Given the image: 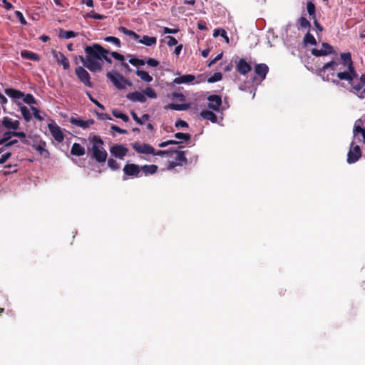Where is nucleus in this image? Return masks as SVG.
<instances>
[{
	"mask_svg": "<svg viewBox=\"0 0 365 365\" xmlns=\"http://www.w3.org/2000/svg\"><path fill=\"white\" fill-rule=\"evenodd\" d=\"M113 72H108L106 76L111 81L113 85L119 90L125 89V84L120 78Z\"/></svg>",
	"mask_w": 365,
	"mask_h": 365,
	"instance_id": "obj_18",
	"label": "nucleus"
},
{
	"mask_svg": "<svg viewBox=\"0 0 365 365\" xmlns=\"http://www.w3.org/2000/svg\"><path fill=\"white\" fill-rule=\"evenodd\" d=\"M218 36H220V37H222L225 42L228 43L230 42L229 37L227 35V32L223 29H215L213 31V36L217 37Z\"/></svg>",
	"mask_w": 365,
	"mask_h": 365,
	"instance_id": "obj_33",
	"label": "nucleus"
},
{
	"mask_svg": "<svg viewBox=\"0 0 365 365\" xmlns=\"http://www.w3.org/2000/svg\"><path fill=\"white\" fill-rule=\"evenodd\" d=\"M173 153H176L177 155L175 157V162L181 163V165L182 164H186L187 162V159L185 157V151H179L175 149L172 150V155Z\"/></svg>",
	"mask_w": 365,
	"mask_h": 365,
	"instance_id": "obj_25",
	"label": "nucleus"
},
{
	"mask_svg": "<svg viewBox=\"0 0 365 365\" xmlns=\"http://www.w3.org/2000/svg\"><path fill=\"white\" fill-rule=\"evenodd\" d=\"M349 83L351 84V88L354 91H355L356 92L360 91L363 87V85H365V74H362L361 76L360 81L358 83L354 84L353 81Z\"/></svg>",
	"mask_w": 365,
	"mask_h": 365,
	"instance_id": "obj_30",
	"label": "nucleus"
},
{
	"mask_svg": "<svg viewBox=\"0 0 365 365\" xmlns=\"http://www.w3.org/2000/svg\"><path fill=\"white\" fill-rule=\"evenodd\" d=\"M78 34L73 31H66L63 29H60L59 37L61 38L68 39L77 36Z\"/></svg>",
	"mask_w": 365,
	"mask_h": 365,
	"instance_id": "obj_32",
	"label": "nucleus"
},
{
	"mask_svg": "<svg viewBox=\"0 0 365 365\" xmlns=\"http://www.w3.org/2000/svg\"><path fill=\"white\" fill-rule=\"evenodd\" d=\"M14 14L16 16V18H18V19L19 20L20 23L22 24V25H26L27 24V21L25 19L23 14L19 11H16L14 12Z\"/></svg>",
	"mask_w": 365,
	"mask_h": 365,
	"instance_id": "obj_52",
	"label": "nucleus"
},
{
	"mask_svg": "<svg viewBox=\"0 0 365 365\" xmlns=\"http://www.w3.org/2000/svg\"><path fill=\"white\" fill-rule=\"evenodd\" d=\"M354 93H356L357 96L359 98H365V88L364 89L361 88V90L359 92H356L354 91Z\"/></svg>",
	"mask_w": 365,
	"mask_h": 365,
	"instance_id": "obj_64",
	"label": "nucleus"
},
{
	"mask_svg": "<svg viewBox=\"0 0 365 365\" xmlns=\"http://www.w3.org/2000/svg\"><path fill=\"white\" fill-rule=\"evenodd\" d=\"M135 73L145 82L150 83L153 80V77L147 71L137 70Z\"/></svg>",
	"mask_w": 365,
	"mask_h": 365,
	"instance_id": "obj_29",
	"label": "nucleus"
},
{
	"mask_svg": "<svg viewBox=\"0 0 365 365\" xmlns=\"http://www.w3.org/2000/svg\"><path fill=\"white\" fill-rule=\"evenodd\" d=\"M174 136L177 139L183 140L185 141L190 140L191 138V135L189 133H176Z\"/></svg>",
	"mask_w": 365,
	"mask_h": 365,
	"instance_id": "obj_47",
	"label": "nucleus"
},
{
	"mask_svg": "<svg viewBox=\"0 0 365 365\" xmlns=\"http://www.w3.org/2000/svg\"><path fill=\"white\" fill-rule=\"evenodd\" d=\"M31 110L33 111L34 116L36 119H37L38 120H43L42 117L40 115L39 110L37 108H36L34 106H31Z\"/></svg>",
	"mask_w": 365,
	"mask_h": 365,
	"instance_id": "obj_54",
	"label": "nucleus"
},
{
	"mask_svg": "<svg viewBox=\"0 0 365 365\" xmlns=\"http://www.w3.org/2000/svg\"><path fill=\"white\" fill-rule=\"evenodd\" d=\"M35 150H36L43 158H48L50 157L49 151L46 148V143L43 141H39L38 144H30Z\"/></svg>",
	"mask_w": 365,
	"mask_h": 365,
	"instance_id": "obj_11",
	"label": "nucleus"
},
{
	"mask_svg": "<svg viewBox=\"0 0 365 365\" xmlns=\"http://www.w3.org/2000/svg\"><path fill=\"white\" fill-rule=\"evenodd\" d=\"M131 115H132L133 118L134 119V120H135L137 123H138V124H140V125H143V124L144 123L142 121V120H141L140 118H138V116L137 115V114H136L134 111H132V112H131Z\"/></svg>",
	"mask_w": 365,
	"mask_h": 365,
	"instance_id": "obj_63",
	"label": "nucleus"
},
{
	"mask_svg": "<svg viewBox=\"0 0 365 365\" xmlns=\"http://www.w3.org/2000/svg\"><path fill=\"white\" fill-rule=\"evenodd\" d=\"M13 135L21 138V141L26 145H30L31 140L26 138V133L24 132H16L13 131Z\"/></svg>",
	"mask_w": 365,
	"mask_h": 365,
	"instance_id": "obj_34",
	"label": "nucleus"
},
{
	"mask_svg": "<svg viewBox=\"0 0 365 365\" xmlns=\"http://www.w3.org/2000/svg\"><path fill=\"white\" fill-rule=\"evenodd\" d=\"M195 79V77L194 75L187 74L175 78L173 82L175 84L190 83L192 82Z\"/></svg>",
	"mask_w": 365,
	"mask_h": 365,
	"instance_id": "obj_21",
	"label": "nucleus"
},
{
	"mask_svg": "<svg viewBox=\"0 0 365 365\" xmlns=\"http://www.w3.org/2000/svg\"><path fill=\"white\" fill-rule=\"evenodd\" d=\"M110 128H111V130H113L120 134H126L128 133V131L126 130L122 129L115 125H112L110 126Z\"/></svg>",
	"mask_w": 365,
	"mask_h": 365,
	"instance_id": "obj_58",
	"label": "nucleus"
},
{
	"mask_svg": "<svg viewBox=\"0 0 365 365\" xmlns=\"http://www.w3.org/2000/svg\"><path fill=\"white\" fill-rule=\"evenodd\" d=\"M48 128L53 138L56 141L61 143L63 140L64 136L58 125L49 124Z\"/></svg>",
	"mask_w": 365,
	"mask_h": 365,
	"instance_id": "obj_16",
	"label": "nucleus"
},
{
	"mask_svg": "<svg viewBox=\"0 0 365 365\" xmlns=\"http://www.w3.org/2000/svg\"><path fill=\"white\" fill-rule=\"evenodd\" d=\"M125 175L138 178L140 173V167L134 163L126 164L123 169Z\"/></svg>",
	"mask_w": 365,
	"mask_h": 365,
	"instance_id": "obj_9",
	"label": "nucleus"
},
{
	"mask_svg": "<svg viewBox=\"0 0 365 365\" xmlns=\"http://www.w3.org/2000/svg\"><path fill=\"white\" fill-rule=\"evenodd\" d=\"M143 94L150 98H157L155 91L150 86L145 88V89L143 91Z\"/></svg>",
	"mask_w": 365,
	"mask_h": 365,
	"instance_id": "obj_44",
	"label": "nucleus"
},
{
	"mask_svg": "<svg viewBox=\"0 0 365 365\" xmlns=\"http://www.w3.org/2000/svg\"><path fill=\"white\" fill-rule=\"evenodd\" d=\"M112 114L115 118H120L123 121H124L125 123L129 120V117L126 114L120 113V111H118L116 109H114L112 110Z\"/></svg>",
	"mask_w": 365,
	"mask_h": 365,
	"instance_id": "obj_40",
	"label": "nucleus"
},
{
	"mask_svg": "<svg viewBox=\"0 0 365 365\" xmlns=\"http://www.w3.org/2000/svg\"><path fill=\"white\" fill-rule=\"evenodd\" d=\"M323 48H313L311 51L312 54L314 56H324L334 52L333 47L328 43H322Z\"/></svg>",
	"mask_w": 365,
	"mask_h": 365,
	"instance_id": "obj_7",
	"label": "nucleus"
},
{
	"mask_svg": "<svg viewBox=\"0 0 365 365\" xmlns=\"http://www.w3.org/2000/svg\"><path fill=\"white\" fill-rule=\"evenodd\" d=\"M190 106L189 103H182V104H177V103H170L167 105L165 108V109H171L175 110H186L190 108Z\"/></svg>",
	"mask_w": 365,
	"mask_h": 365,
	"instance_id": "obj_26",
	"label": "nucleus"
},
{
	"mask_svg": "<svg viewBox=\"0 0 365 365\" xmlns=\"http://www.w3.org/2000/svg\"><path fill=\"white\" fill-rule=\"evenodd\" d=\"M361 156V148L359 145H354L351 143L350 149L347 153V163L349 164L356 163Z\"/></svg>",
	"mask_w": 365,
	"mask_h": 365,
	"instance_id": "obj_5",
	"label": "nucleus"
},
{
	"mask_svg": "<svg viewBox=\"0 0 365 365\" xmlns=\"http://www.w3.org/2000/svg\"><path fill=\"white\" fill-rule=\"evenodd\" d=\"M222 75L220 72L215 73L211 77L207 79L208 83H215L222 79Z\"/></svg>",
	"mask_w": 365,
	"mask_h": 365,
	"instance_id": "obj_46",
	"label": "nucleus"
},
{
	"mask_svg": "<svg viewBox=\"0 0 365 365\" xmlns=\"http://www.w3.org/2000/svg\"><path fill=\"white\" fill-rule=\"evenodd\" d=\"M85 17L93 19H96V20H103L106 19V16L104 15L97 14L94 11H91L87 13L85 15Z\"/></svg>",
	"mask_w": 365,
	"mask_h": 365,
	"instance_id": "obj_39",
	"label": "nucleus"
},
{
	"mask_svg": "<svg viewBox=\"0 0 365 365\" xmlns=\"http://www.w3.org/2000/svg\"><path fill=\"white\" fill-rule=\"evenodd\" d=\"M340 58L341 61H331L319 69V75L324 79H331L335 76V71H337L336 76L339 80L351 82L357 78L358 74L354 68L351 53H341Z\"/></svg>",
	"mask_w": 365,
	"mask_h": 365,
	"instance_id": "obj_1",
	"label": "nucleus"
},
{
	"mask_svg": "<svg viewBox=\"0 0 365 365\" xmlns=\"http://www.w3.org/2000/svg\"><path fill=\"white\" fill-rule=\"evenodd\" d=\"M96 113L97 118L99 120H112L111 117L107 113H100L98 112H96Z\"/></svg>",
	"mask_w": 365,
	"mask_h": 365,
	"instance_id": "obj_57",
	"label": "nucleus"
},
{
	"mask_svg": "<svg viewBox=\"0 0 365 365\" xmlns=\"http://www.w3.org/2000/svg\"><path fill=\"white\" fill-rule=\"evenodd\" d=\"M307 10L312 19L316 18V8L314 3H312V1L307 2Z\"/></svg>",
	"mask_w": 365,
	"mask_h": 365,
	"instance_id": "obj_35",
	"label": "nucleus"
},
{
	"mask_svg": "<svg viewBox=\"0 0 365 365\" xmlns=\"http://www.w3.org/2000/svg\"><path fill=\"white\" fill-rule=\"evenodd\" d=\"M129 63L134 66H143L145 63V61L142 59H138L136 58H131L129 59Z\"/></svg>",
	"mask_w": 365,
	"mask_h": 365,
	"instance_id": "obj_48",
	"label": "nucleus"
},
{
	"mask_svg": "<svg viewBox=\"0 0 365 365\" xmlns=\"http://www.w3.org/2000/svg\"><path fill=\"white\" fill-rule=\"evenodd\" d=\"M104 41H106V42L112 43L113 44H114L118 48L121 46L120 41L117 37H115V36H106L104 38Z\"/></svg>",
	"mask_w": 365,
	"mask_h": 365,
	"instance_id": "obj_41",
	"label": "nucleus"
},
{
	"mask_svg": "<svg viewBox=\"0 0 365 365\" xmlns=\"http://www.w3.org/2000/svg\"><path fill=\"white\" fill-rule=\"evenodd\" d=\"M165 38L168 40L167 43L169 46H173L178 44L177 39L173 36H168Z\"/></svg>",
	"mask_w": 365,
	"mask_h": 365,
	"instance_id": "obj_55",
	"label": "nucleus"
},
{
	"mask_svg": "<svg viewBox=\"0 0 365 365\" xmlns=\"http://www.w3.org/2000/svg\"><path fill=\"white\" fill-rule=\"evenodd\" d=\"M128 149L123 145L115 144L110 148V152L115 158L123 159L127 155Z\"/></svg>",
	"mask_w": 365,
	"mask_h": 365,
	"instance_id": "obj_6",
	"label": "nucleus"
},
{
	"mask_svg": "<svg viewBox=\"0 0 365 365\" xmlns=\"http://www.w3.org/2000/svg\"><path fill=\"white\" fill-rule=\"evenodd\" d=\"M158 167L156 165H144L140 167V171H142L145 175L155 174L158 171Z\"/></svg>",
	"mask_w": 365,
	"mask_h": 365,
	"instance_id": "obj_24",
	"label": "nucleus"
},
{
	"mask_svg": "<svg viewBox=\"0 0 365 365\" xmlns=\"http://www.w3.org/2000/svg\"><path fill=\"white\" fill-rule=\"evenodd\" d=\"M108 167L113 170H119L120 168V165L118 163V162L113 159V158H109L108 160Z\"/></svg>",
	"mask_w": 365,
	"mask_h": 365,
	"instance_id": "obj_45",
	"label": "nucleus"
},
{
	"mask_svg": "<svg viewBox=\"0 0 365 365\" xmlns=\"http://www.w3.org/2000/svg\"><path fill=\"white\" fill-rule=\"evenodd\" d=\"M298 23L301 28L307 29L309 31L311 24L305 17L301 16L298 20Z\"/></svg>",
	"mask_w": 365,
	"mask_h": 365,
	"instance_id": "obj_42",
	"label": "nucleus"
},
{
	"mask_svg": "<svg viewBox=\"0 0 365 365\" xmlns=\"http://www.w3.org/2000/svg\"><path fill=\"white\" fill-rule=\"evenodd\" d=\"M11 156V153L10 152L6 153L2 155L0 158V164H4L6 161Z\"/></svg>",
	"mask_w": 365,
	"mask_h": 365,
	"instance_id": "obj_59",
	"label": "nucleus"
},
{
	"mask_svg": "<svg viewBox=\"0 0 365 365\" xmlns=\"http://www.w3.org/2000/svg\"><path fill=\"white\" fill-rule=\"evenodd\" d=\"M92 143V156L99 163H104L106 160L108 153L103 148V140L98 135H94L91 140Z\"/></svg>",
	"mask_w": 365,
	"mask_h": 365,
	"instance_id": "obj_3",
	"label": "nucleus"
},
{
	"mask_svg": "<svg viewBox=\"0 0 365 365\" xmlns=\"http://www.w3.org/2000/svg\"><path fill=\"white\" fill-rule=\"evenodd\" d=\"M69 122L77 127L82 128L83 129H86L93 124H94V120L93 119H88L87 120H83L77 118L71 117L69 120Z\"/></svg>",
	"mask_w": 365,
	"mask_h": 365,
	"instance_id": "obj_13",
	"label": "nucleus"
},
{
	"mask_svg": "<svg viewBox=\"0 0 365 365\" xmlns=\"http://www.w3.org/2000/svg\"><path fill=\"white\" fill-rule=\"evenodd\" d=\"M118 30L126 36L132 37L135 40L140 38V36L132 30H129L124 26H120Z\"/></svg>",
	"mask_w": 365,
	"mask_h": 365,
	"instance_id": "obj_31",
	"label": "nucleus"
},
{
	"mask_svg": "<svg viewBox=\"0 0 365 365\" xmlns=\"http://www.w3.org/2000/svg\"><path fill=\"white\" fill-rule=\"evenodd\" d=\"M269 71V67L265 63H259L256 64L255 67V73L256 75L259 76L261 78V81L265 79L266 76Z\"/></svg>",
	"mask_w": 365,
	"mask_h": 365,
	"instance_id": "obj_19",
	"label": "nucleus"
},
{
	"mask_svg": "<svg viewBox=\"0 0 365 365\" xmlns=\"http://www.w3.org/2000/svg\"><path fill=\"white\" fill-rule=\"evenodd\" d=\"M71 154L76 156H83L85 154V148L81 144L75 143L71 147Z\"/></svg>",
	"mask_w": 365,
	"mask_h": 365,
	"instance_id": "obj_22",
	"label": "nucleus"
},
{
	"mask_svg": "<svg viewBox=\"0 0 365 365\" xmlns=\"http://www.w3.org/2000/svg\"><path fill=\"white\" fill-rule=\"evenodd\" d=\"M139 42L148 46L155 45L157 43V38L154 36H143Z\"/></svg>",
	"mask_w": 365,
	"mask_h": 365,
	"instance_id": "obj_28",
	"label": "nucleus"
},
{
	"mask_svg": "<svg viewBox=\"0 0 365 365\" xmlns=\"http://www.w3.org/2000/svg\"><path fill=\"white\" fill-rule=\"evenodd\" d=\"M175 127L180 126L182 128H187L188 127V124L185 120H177L175 123Z\"/></svg>",
	"mask_w": 365,
	"mask_h": 365,
	"instance_id": "obj_62",
	"label": "nucleus"
},
{
	"mask_svg": "<svg viewBox=\"0 0 365 365\" xmlns=\"http://www.w3.org/2000/svg\"><path fill=\"white\" fill-rule=\"evenodd\" d=\"M126 98L133 102L145 103L147 100V98H146L145 96L143 94V93H140L138 91L128 93L126 95Z\"/></svg>",
	"mask_w": 365,
	"mask_h": 365,
	"instance_id": "obj_20",
	"label": "nucleus"
},
{
	"mask_svg": "<svg viewBox=\"0 0 365 365\" xmlns=\"http://www.w3.org/2000/svg\"><path fill=\"white\" fill-rule=\"evenodd\" d=\"M115 73L120 78V79L123 81V83H124L125 86L128 85L129 86H131L133 85L131 81L125 78L122 75L119 74L118 72H115Z\"/></svg>",
	"mask_w": 365,
	"mask_h": 365,
	"instance_id": "obj_61",
	"label": "nucleus"
},
{
	"mask_svg": "<svg viewBox=\"0 0 365 365\" xmlns=\"http://www.w3.org/2000/svg\"><path fill=\"white\" fill-rule=\"evenodd\" d=\"M24 102L29 105L36 104V100L33 96V95L28 93L26 95L24 94V96L22 97Z\"/></svg>",
	"mask_w": 365,
	"mask_h": 365,
	"instance_id": "obj_43",
	"label": "nucleus"
},
{
	"mask_svg": "<svg viewBox=\"0 0 365 365\" xmlns=\"http://www.w3.org/2000/svg\"><path fill=\"white\" fill-rule=\"evenodd\" d=\"M21 113L26 122H29L31 119V115L29 108L26 106H21L20 108Z\"/></svg>",
	"mask_w": 365,
	"mask_h": 365,
	"instance_id": "obj_37",
	"label": "nucleus"
},
{
	"mask_svg": "<svg viewBox=\"0 0 365 365\" xmlns=\"http://www.w3.org/2000/svg\"><path fill=\"white\" fill-rule=\"evenodd\" d=\"M172 150L173 149H170V150H158L157 152L155 150L154 151V153H153L152 155H158V156H171L172 155Z\"/></svg>",
	"mask_w": 365,
	"mask_h": 365,
	"instance_id": "obj_51",
	"label": "nucleus"
},
{
	"mask_svg": "<svg viewBox=\"0 0 365 365\" xmlns=\"http://www.w3.org/2000/svg\"><path fill=\"white\" fill-rule=\"evenodd\" d=\"M200 115L204 118V119H206V120H210L212 123H216L217 120V115L212 112V111H210V110H202L200 112Z\"/></svg>",
	"mask_w": 365,
	"mask_h": 365,
	"instance_id": "obj_27",
	"label": "nucleus"
},
{
	"mask_svg": "<svg viewBox=\"0 0 365 365\" xmlns=\"http://www.w3.org/2000/svg\"><path fill=\"white\" fill-rule=\"evenodd\" d=\"M209 101L208 107L214 110H219L222 104V98L218 95H211L207 98Z\"/></svg>",
	"mask_w": 365,
	"mask_h": 365,
	"instance_id": "obj_17",
	"label": "nucleus"
},
{
	"mask_svg": "<svg viewBox=\"0 0 365 365\" xmlns=\"http://www.w3.org/2000/svg\"><path fill=\"white\" fill-rule=\"evenodd\" d=\"M146 63L151 67H157L159 65V61L153 58H148Z\"/></svg>",
	"mask_w": 365,
	"mask_h": 365,
	"instance_id": "obj_56",
	"label": "nucleus"
},
{
	"mask_svg": "<svg viewBox=\"0 0 365 365\" xmlns=\"http://www.w3.org/2000/svg\"><path fill=\"white\" fill-rule=\"evenodd\" d=\"M237 71L243 76H245L252 71V66L244 58H240L236 66Z\"/></svg>",
	"mask_w": 365,
	"mask_h": 365,
	"instance_id": "obj_14",
	"label": "nucleus"
},
{
	"mask_svg": "<svg viewBox=\"0 0 365 365\" xmlns=\"http://www.w3.org/2000/svg\"><path fill=\"white\" fill-rule=\"evenodd\" d=\"M12 133H13V131H8V132L4 133L2 138L0 139V145H3L5 143H6L7 141H9V140L12 136H14Z\"/></svg>",
	"mask_w": 365,
	"mask_h": 365,
	"instance_id": "obj_49",
	"label": "nucleus"
},
{
	"mask_svg": "<svg viewBox=\"0 0 365 365\" xmlns=\"http://www.w3.org/2000/svg\"><path fill=\"white\" fill-rule=\"evenodd\" d=\"M132 147L137 153L142 154H153L155 151V148L147 143H134Z\"/></svg>",
	"mask_w": 365,
	"mask_h": 365,
	"instance_id": "obj_8",
	"label": "nucleus"
},
{
	"mask_svg": "<svg viewBox=\"0 0 365 365\" xmlns=\"http://www.w3.org/2000/svg\"><path fill=\"white\" fill-rule=\"evenodd\" d=\"M86 95L88 96L89 100L93 102L95 105H96L98 108H100L101 110H105V106L100 103L96 99H95L91 94L89 91H86Z\"/></svg>",
	"mask_w": 365,
	"mask_h": 365,
	"instance_id": "obj_50",
	"label": "nucleus"
},
{
	"mask_svg": "<svg viewBox=\"0 0 365 365\" xmlns=\"http://www.w3.org/2000/svg\"><path fill=\"white\" fill-rule=\"evenodd\" d=\"M172 96H173V98L178 99L180 101H185V96L182 93L175 92L172 94Z\"/></svg>",
	"mask_w": 365,
	"mask_h": 365,
	"instance_id": "obj_60",
	"label": "nucleus"
},
{
	"mask_svg": "<svg viewBox=\"0 0 365 365\" xmlns=\"http://www.w3.org/2000/svg\"><path fill=\"white\" fill-rule=\"evenodd\" d=\"M23 57H25L28 59L32 60V61H38L39 56L37 53H35L31 51H26L22 52L21 53Z\"/></svg>",
	"mask_w": 365,
	"mask_h": 365,
	"instance_id": "obj_36",
	"label": "nucleus"
},
{
	"mask_svg": "<svg viewBox=\"0 0 365 365\" xmlns=\"http://www.w3.org/2000/svg\"><path fill=\"white\" fill-rule=\"evenodd\" d=\"M304 42L305 44L316 45L317 41L314 36L309 33V31L307 33L304 38Z\"/></svg>",
	"mask_w": 365,
	"mask_h": 365,
	"instance_id": "obj_38",
	"label": "nucleus"
},
{
	"mask_svg": "<svg viewBox=\"0 0 365 365\" xmlns=\"http://www.w3.org/2000/svg\"><path fill=\"white\" fill-rule=\"evenodd\" d=\"M109 53H110V55H111V56H112L115 59H116V60H118V61H121V63H122L123 61H124L125 58H124V56H123V55H122V54H120V53H118V52H116V51H111V52H109Z\"/></svg>",
	"mask_w": 365,
	"mask_h": 365,
	"instance_id": "obj_53",
	"label": "nucleus"
},
{
	"mask_svg": "<svg viewBox=\"0 0 365 365\" xmlns=\"http://www.w3.org/2000/svg\"><path fill=\"white\" fill-rule=\"evenodd\" d=\"M75 73L78 80L86 86H88L89 88L93 87V83L91 81V76L89 73L83 67H76L75 69Z\"/></svg>",
	"mask_w": 365,
	"mask_h": 365,
	"instance_id": "obj_4",
	"label": "nucleus"
},
{
	"mask_svg": "<svg viewBox=\"0 0 365 365\" xmlns=\"http://www.w3.org/2000/svg\"><path fill=\"white\" fill-rule=\"evenodd\" d=\"M4 93L13 99H19L24 96V93L21 91L14 88H6Z\"/></svg>",
	"mask_w": 365,
	"mask_h": 365,
	"instance_id": "obj_23",
	"label": "nucleus"
},
{
	"mask_svg": "<svg viewBox=\"0 0 365 365\" xmlns=\"http://www.w3.org/2000/svg\"><path fill=\"white\" fill-rule=\"evenodd\" d=\"M52 54L56 61L62 65L64 70H68L70 68L69 61L62 52L53 50Z\"/></svg>",
	"mask_w": 365,
	"mask_h": 365,
	"instance_id": "obj_10",
	"label": "nucleus"
},
{
	"mask_svg": "<svg viewBox=\"0 0 365 365\" xmlns=\"http://www.w3.org/2000/svg\"><path fill=\"white\" fill-rule=\"evenodd\" d=\"M361 124V120H357L355 123L353 132L355 138H357L359 140L365 142V130L362 128Z\"/></svg>",
	"mask_w": 365,
	"mask_h": 365,
	"instance_id": "obj_15",
	"label": "nucleus"
},
{
	"mask_svg": "<svg viewBox=\"0 0 365 365\" xmlns=\"http://www.w3.org/2000/svg\"><path fill=\"white\" fill-rule=\"evenodd\" d=\"M84 51L86 54H87V61L89 63L87 68L93 73L102 71V56L103 54H109V51L98 43L86 46Z\"/></svg>",
	"mask_w": 365,
	"mask_h": 365,
	"instance_id": "obj_2",
	"label": "nucleus"
},
{
	"mask_svg": "<svg viewBox=\"0 0 365 365\" xmlns=\"http://www.w3.org/2000/svg\"><path fill=\"white\" fill-rule=\"evenodd\" d=\"M1 125L8 130H16L19 129L20 123L19 120H14L9 117L5 116L1 120Z\"/></svg>",
	"mask_w": 365,
	"mask_h": 365,
	"instance_id": "obj_12",
	"label": "nucleus"
}]
</instances>
